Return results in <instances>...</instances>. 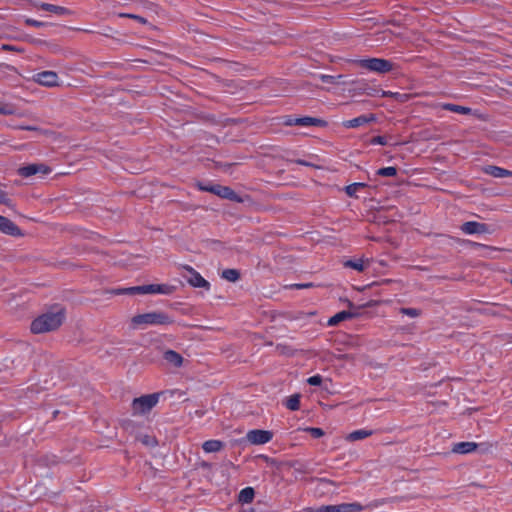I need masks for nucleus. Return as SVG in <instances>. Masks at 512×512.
<instances>
[{
  "label": "nucleus",
  "instance_id": "nucleus-40",
  "mask_svg": "<svg viewBox=\"0 0 512 512\" xmlns=\"http://www.w3.org/2000/svg\"><path fill=\"white\" fill-rule=\"evenodd\" d=\"M371 144L373 145H386L387 141L384 136H375L371 139Z\"/></svg>",
  "mask_w": 512,
  "mask_h": 512
},
{
  "label": "nucleus",
  "instance_id": "nucleus-9",
  "mask_svg": "<svg viewBox=\"0 0 512 512\" xmlns=\"http://www.w3.org/2000/svg\"><path fill=\"white\" fill-rule=\"evenodd\" d=\"M210 193L215 194L223 199H227L236 203H242L243 199L233 189L228 186H222L219 184L212 185Z\"/></svg>",
  "mask_w": 512,
  "mask_h": 512
},
{
  "label": "nucleus",
  "instance_id": "nucleus-51",
  "mask_svg": "<svg viewBox=\"0 0 512 512\" xmlns=\"http://www.w3.org/2000/svg\"><path fill=\"white\" fill-rule=\"evenodd\" d=\"M21 129L29 130V131H36V130H38V128L34 127V126H25V127H21Z\"/></svg>",
  "mask_w": 512,
  "mask_h": 512
},
{
  "label": "nucleus",
  "instance_id": "nucleus-12",
  "mask_svg": "<svg viewBox=\"0 0 512 512\" xmlns=\"http://www.w3.org/2000/svg\"><path fill=\"white\" fill-rule=\"evenodd\" d=\"M0 231L13 237H20L23 235L21 229L13 221L2 215H0Z\"/></svg>",
  "mask_w": 512,
  "mask_h": 512
},
{
  "label": "nucleus",
  "instance_id": "nucleus-43",
  "mask_svg": "<svg viewBox=\"0 0 512 512\" xmlns=\"http://www.w3.org/2000/svg\"><path fill=\"white\" fill-rule=\"evenodd\" d=\"M353 83L356 84V87L353 90L358 94H363L362 83H366V82L365 81H357V82H353Z\"/></svg>",
  "mask_w": 512,
  "mask_h": 512
},
{
  "label": "nucleus",
  "instance_id": "nucleus-47",
  "mask_svg": "<svg viewBox=\"0 0 512 512\" xmlns=\"http://www.w3.org/2000/svg\"><path fill=\"white\" fill-rule=\"evenodd\" d=\"M212 185H199L200 190L210 192Z\"/></svg>",
  "mask_w": 512,
  "mask_h": 512
},
{
  "label": "nucleus",
  "instance_id": "nucleus-2",
  "mask_svg": "<svg viewBox=\"0 0 512 512\" xmlns=\"http://www.w3.org/2000/svg\"><path fill=\"white\" fill-rule=\"evenodd\" d=\"M131 322L134 326L145 327L147 325H169L174 322L173 318L167 313L153 311L144 314L135 315Z\"/></svg>",
  "mask_w": 512,
  "mask_h": 512
},
{
  "label": "nucleus",
  "instance_id": "nucleus-33",
  "mask_svg": "<svg viewBox=\"0 0 512 512\" xmlns=\"http://www.w3.org/2000/svg\"><path fill=\"white\" fill-rule=\"evenodd\" d=\"M146 285L141 286H133L126 288V291L129 295H135V294H146Z\"/></svg>",
  "mask_w": 512,
  "mask_h": 512
},
{
  "label": "nucleus",
  "instance_id": "nucleus-36",
  "mask_svg": "<svg viewBox=\"0 0 512 512\" xmlns=\"http://www.w3.org/2000/svg\"><path fill=\"white\" fill-rule=\"evenodd\" d=\"M306 431L313 437V438H320L324 435V431L321 428L317 427H308L306 428Z\"/></svg>",
  "mask_w": 512,
  "mask_h": 512
},
{
  "label": "nucleus",
  "instance_id": "nucleus-19",
  "mask_svg": "<svg viewBox=\"0 0 512 512\" xmlns=\"http://www.w3.org/2000/svg\"><path fill=\"white\" fill-rule=\"evenodd\" d=\"M354 316H355V314H353L350 311H345V310L340 311V312L336 313L334 316H332L331 318H329L327 324L329 326H335L346 319L353 318Z\"/></svg>",
  "mask_w": 512,
  "mask_h": 512
},
{
  "label": "nucleus",
  "instance_id": "nucleus-18",
  "mask_svg": "<svg viewBox=\"0 0 512 512\" xmlns=\"http://www.w3.org/2000/svg\"><path fill=\"white\" fill-rule=\"evenodd\" d=\"M477 447L478 445L474 442H459L453 446L452 452L458 454H468L475 451Z\"/></svg>",
  "mask_w": 512,
  "mask_h": 512
},
{
  "label": "nucleus",
  "instance_id": "nucleus-17",
  "mask_svg": "<svg viewBox=\"0 0 512 512\" xmlns=\"http://www.w3.org/2000/svg\"><path fill=\"white\" fill-rule=\"evenodd\" d=\"M484 172L495 178H505L512 176V171L494 165L486 166L484 168Z\"/></svg>",
  "mask_w": 512,
  "mask_h": 512
},
{
  "label": "nucleus",
  "instance_id": "nucleus-48",
  "mask_svg": "<svg viewBox=\"0 0 512 512\" xmlns=\"http://www.w3.org/2000/svg\"><path fill=\"white\" fill-rule=\"evenodd\" d=\"M384 504V500H376L373 503H371L369 506L378 507L379 505Z\"/></svg>",
  "mask_w": 512,
  "mask_h": 512
},
{
  "label": "nucleus",
  "instance_id": "nucleus-5",
  "mask_svg": "<svg viewBox=\"0 0 512 512\" xmlns=\"http://www.w3.org/2000/svg\"><path fill=\"white\" fill-rule=\"evenodd\" d=\"M283 124L285 126H316V127H326L327 122L320 118L304 116V117H293L291 115L286 116L284 118Z\"/></svg>",
  "mask_w": 512,
  "mask_h": 512
},
{
  "label": "nucleus",
  "instance_id": "nucleus-35",
  "mask_svg": "<svg viewBox=\"0 0 512 512\" xmlns=\"http://www.w3.org/2000/svg\"><path fill=\"white\" fill-rule=\"evenodd\" d=\"M25 22L27 23V25L31 28H36V29H41V28H46L47 25L45 22H41V21H37V20H33V19H30V18H27L25 20Z\"/></svg>",
  "mask_w": 512,
  "mask_h": 512
},
{
  "label": "nucleus",
  "instance_id": "nucleus-46",
  "mask_svg": "<svg viewBox=\"0 0 512 512\" xmlns=\"http://www.w3.org/2000/svg\"><path fill=\"white\" fill-rule=\"evenodd\" d=\"M312 284L308 283V284H295L293 285L295 288L297 289H303V288H307V287H310Z\"/></svg>",
  "mask_w": 512,
  "mask_h": 512
},
{
  "label": "nucleus",
  "instance_id": "nucleus-41",
  "mask_svg": "<svg viewBox=\"0 0 512 512\" xmlns=\"http://www.w3.org/2000/svg\"><path fill=\"white\" fill-rule=\"evenodd\" d=\"M291 162L296 163L298 165L307 166V167L319 168V166H317V165H315V164H313L311 162L302 160V159L291 160Z\"/></svg>",
  "mask_w": 512,
  "mask_h": 512
},
{
  "label": "nucleus",
  "instance_id": "nucleus-8",
  "mask_svg": "<svg viewBox=\"0 0 512 512\" xmlns=\"http://www.w3.org/2000/svg\"><path fill=\"white\" fill-rule=\"evenodd\" d=\"M184 270L185 273L183 274V277L191 286L197 288H205L206 290L210 289V283L205 280L194 268L190 266H184Z\"/></svg>",
  "mask_w": 512,
  "mask_h": 512
},
{
  "label": "nucleus",
  "instance_id": "nucleus-20",
  "mask_svg": "<svg viewBox=\"0 0 512 512\" xmlns=\"http://www.w3.org/2000/svg\"><path fill=\"white\" fill-rule=\"evenodd\" d=\"M373 434L372 430L359 429L349 433L346 436V440L350 442L358 441L370 437Z\"/></svg>",
  "mask_w": 512,
  "mask_h": 512
},
{
  "label": "nucleus",
  "instance_id": "nucleus-14",
  "mask_svg": "<svg viewBox=\"0 0 512 512\" xmlns=\"http://www.w3.org/2000/svg\"><path fill=\"white\" fill-rule=\"evenodd\" d=\"M376 120L374 114L360 115L356 118L346 120L342 123L345 128H358Z\"/></svg>",
  "mask_w": 512,
  "mask_h": 512
},
{
  "label": "nucleus",
  "instance_id": "nucleus-34",
  "mask_svg": "<svg viewBox=\"0 0 512 512\" xmlns=\"http://www.w3.org/2000/svg\"><path fill=\"white\" fill-rule=\"evenodd\" d=\"M400 313L407 315L409 317L415 318L421 314V311L416 308H401Z\"/></svg>",
  "mask_w": 512,
  "mask_h": 512
},
{
  "label": "nucleus",
  "instance_id": "nucleus-42",
  "mask_svg": "<svg viewBox=\"0 0 512 512\" xmlns=\"http://www.w3.org/2000/svg\"><path fill=\"white\" fill-rule=\"evenodd\" d=\"M468 243H469V245L472 248H481V249H486V250H495V248L487 246L485 244H481V243H477V242H472V241H468Z\"/></svg>",
  "mask_w": 512,
  "mask_h": 512
},
{
  "label": "nucleus",
  "instance_id": "nucleus-54",
  "mask_svg": "<svg viewBox=\"0 0 512 512\" xmlns=\"http://www.w3.org/2000/svg\"><path fill=\"white\" fill-rule=\"evenodd\" d=\"M342 79H343V78H339V82H340L339 84H346V82H345V81H343Z\"/></svg>",
  "mask_w": 512,
  "mask_h": 512
},
{
  "label": "nucleus",
  "instance_id": "nucleus-15",
  "mask_svg": "<svg viewBox=\"0 0 512 512\" xmlns=\"http://www.w3.org/2000/svg\"><path fill=\"white\" fill-rule=\"evenodd\" d=\"M146 294L170 295L175 291V287L168 284H147Z\"/></svg>",
  "mask_w": 512,
  "mask_h": 512
},
{
  "label": "nucleus",
  "instance_id": "nucleus-27",
  "mask_svg": "<svg viewBox=\"0 0 512 512\" xmlns=\"http://www.w3.org/2000/svg\"><path fill=\"white\" fill-rule=\"evenodd\" d=\"M363 85V94H366L371 97H381L382 89L376 86H371L368 83H362Z\"/></svg>",
  "mask_w": 512,
  "mask_h": 512
},
{
  "label": "nucleus",
  "instance_id": "nucleus-26",
  "mask_svg": "<svg viewBox=\"0 0 512 512\" xmlns=\"http://www.w3.org/2000/svg\"><path fill=\"white\" fill-rule=\"evenodd\" d=\"M344 266L347 267V268H351V269H354L358 272H362L365 270V263L362 259H355V260H347L345 263H344Z\"/></svg>",
  "mask_w": 512,
  "mask_h": 512
},
{
  "label": "nucleus",
  "instance_id": "nucleus-53",
  "mask_svg": "<svg viewBox=\"0 0 512 512\" xmlns=\"http://www.w3.org/2000/svg\"><path fill=\"white\" fill-rule=\"evenodd\" d=\"M381 44H388V42H386V38L385 37L382 39Z\"/></svg>",
  "mask_w": 512,
  "mask_h": 512
},
{
  "label": "nucleus",
  "instance_id": "nucleus-23",
  "mask_svg": "<svg viewBox=\"0 0 512 512\" xmlns=\"http://www.w3.org/2000/svg\"><path fill=\"white\" fill-rule=\"evenodd\" d=\"M300 394H293L289 396L285 402L284 405L287 409L291 411H297L300 408Z\"/></svg>",
  "mask_w": 512,
  "mask_h": 512
},
{
  "label": "nucleus",
  "instance_id": "nucleus-1",
  "mask_svg": "<svg viewBox=\"0 0 512 512\" xmlns=\"http://www.w3.org/2000/svg\"><path fill=\"white\" fill-rule=\"evenodd\" d=\"M65 319V312L62 308L48 311L34 319L31 323V332L41 334L58 329Z\"/></svg>",
  "mask_w": 512,
  "mask_h": 512
},
{
  "label": "nucleus",
  "instance_id": "nucleus-22",
  "mask_svg": "<svg viewBox=\"0 0 512 512\" xmlns=\"http://www.w3.org/2000/svg\"><path fill=\"white\" fill-rule=\"evenodd\" d=\"M255 491L252 487L242 489L238 495V501L243 504L251 503L254 499Z\"/></svg>",
  "mask_w": 512,
  "mask_h": 512
},
{
  "label": "nucleus",
  "instance_id": "nucleus-4",
  "mask_svg": "<svg viewBox=\"0 0 512 512\" xmlns=\"http://www.w3.org/2000/svg\"><path fill=\"white\" fill-rule=\"evenodd\" d=\"M159 393H152L135 398L132 402V409L135 414L149 412L159 401Z\"/></svg>",
  "mask_w": 512,
  "mask_h": 512
},
{
  "label": "nucleus",
  "instance_id": "nucleus-24",
  "mask_svg": "<svg viewBox=\"0 0 512 512\" xmlns=\"http://www.w3.org/2000/svg\"><path fill=\"white\" fill-rule=\"evenodd\" d=\"M444 109L451 111V112L458 113V114H463V115H468L471 113V108L456 105V104H445Z\"/></svg>",
  "mask_w": 512,
  "mask_h": 512
},
{
  "label": "nucleus",
  "instance_id": "nucleus-29",
  "mask_svg": "<svg viewBox=\"0 0 512 512\" xmlns=\"http://www.w3.org/2000/svg\"><path fill=\"white\" fill-rule=\"evenodd\" d=\"M377 175L383 177H393L397 174V169L395 167H383L377 170Z\"/></svg>",
  "mask_w": 512,
  "mask_h": 512
},
{
  "label": "nucleus",
  "instance_id": "nucleus-3",
  "mask_svg": "<svg viewBox=\"0 0 512 512\" xmlns=\"http://www.w3.org/2000/svg\"><path fill=\"white\" fill-rule=\"evenodd\" d=\"M360 67L368 69L373 72L385 74L393 69V63L389 60L382 58H368L358 60Z\"/></svg>",
  "mask_w": 512,
  "mask_h": 512
},
{
  "label": "nucleus",
  "instance_id": "nucleus-6",
  "mask_svg": "<svg viewBox=\"0 0 512 512\" xmlns=\"http://www.w3.org/2000/svg\"><path fill=\"white\" fill-rule=\"evenodd\" d=\"M461 231L467 235L473 234H492L495 231L493 225L481 223L477 221H467L464 222L461 227Z\"/></svg>",
  "mask_w": 512,
  "mask_h": 512
},
{
  "label": "nucleus",
  "instance_id": "nucleus-39",
  "mask_svg": "<svg viewBox=\"0 0 512 512\" xmlns=\"http://www.w3.org/2000/svg\"><path fill=\"white\" fill-rule=\"evenodd\" d=\"M0 204H4L6 206H10L11 199L8 197L7 192L0 189Z\"/></svg>",
  "mask_w": 512,
  "mask_h": 512
},
{
  "label": "nucleus",
  "instance_id": "nucleus-13",
  "mask_svg": "<svg viewBox=\"0 0 512 512\" xmlns=\"http://www.w3.org/2000/svg\"><path fill=\"white\" fill-rule=\"evenodd\" d=\"M35 80L47 87H53L58 84V75L54 71H42L35 75Z\"/></svg>",
  "mask_w": 512,
  "mask_h": 512
},
{
  "label": "nucleus",
  "instance_id": "nucleus-37",
  "mask_svg": "<svg viewBox=\"0 0 512 512\" xmlns=\"http://www.w3.org/2000/svg\"><path fill=\"white\" fill-rule=\"evenodd\" d=\"M322 381H323V378L319 374L313 375L307 379V383L311 386H319V385H321Z\"/></svg>",
  "mask_w": 512,
  "mask_h": 512
},
{
  "label": "nucleus",
  "instance_id": "nucleus-49",
  "mask_svg": "<svg viewBox=\"0 0 512 512\" xmlns=\"http://www.w3.org/2000/svg\"><path fill=\"white\" fill-rule=\"evenodd\" d=\"M129 17H132V18L136 19L137 21H139V22H141L143 24H146V20L141 18V17H139V16L129 15Z\"/></svg>",
  "mask_w": 512,
  "mask_h": 512
},
{
  "label": "nucleus",
  "instance_id": "nucleus-32",
  "mask_svg": "<svg viewBox=\"0 0 512 512\" xmlns=\"http://www.w3.org/2000/svg\"><path fill=\"white\" fill-rule=\"evenodd\" d=\"M381 97H391V98H395L396 100L403 101L404 98H406V95L400 94L398 92L385 91L382 89Z\"/></svg>",
  "mask_w": 512,
  "mask_h": 512
},
{
  "label": "nucleus",
  "instance_id": "nucleus-7",
  "mask_svg": "<svg viewBox=\"0 0 512 512\" xmlns=\"http://www.w3.org/2000/svg\"><path fill=\"white\" fill-rule=\"evenodd\" d=\"M364 506L358 502L341 503L338 505H322L313 512H361Z\"/></svg>",
  "mask_w": 512,
  "mask_h": 512
},
{
  "label": "nucleus",
  "instance_id": "nucleus-38",
  "mask_svg": "<svg viewBox=\"0 0 512 512\" xmlns=\"http://www.w3.org/2000/svg\"><path fill=\"white\" fill-rule=\"evenodd\" d=\"M344 190H345V193L349 197H357L356 193H357L358 189H357V186H354L353 183L350 184V185H347Z\"/></svg>",
  "mask_w": 512,
  "mask_h": 512
},
{
  "label": "nucleus",
  "instance_id": "nucleus-16",
  "mask_svg": "<svg viewBox=\"0 0 512 512\" xmlns=\"http://www.w3.org/2000/svg\"><path fill=\"white\" fill-rule=\"evenodd\" d=\"M164 360L173 367H180L183 364V357L174 350H166L163 353Z\"/></svg>",
  "mask_w": 512,
  "mask_h": 512
},
{
  "label": "nucleus",
  "instance_id": "nucleus-31",
  "mask_svg": "<svg viewBox=\"0 0 512 512\" xmlns=\"http://www.w3.org/2000/svg\"><path fill=\"white\" fill-rule=\"evenodd\" d=\"M15 113V107L12 104L0 102V114L1 115H12Z\"/></svg>",
  "mask_w": 512,
  "mask_h": 512
},
{
  "label": "nucleus",
  "instance_id": "nucleus-25",
  "mask_svg": "<svg viewBox=\"0 0 512 512\" xmlns=\"http://www.w3.org/2000/svg\"><path fill=\"white\" fill-rule=\"evenodd\" d=\"M221 277L229 282H236L240 279V272L237 269H225Z\"/></svg>",
  "mask_w": 512,
  "mask_h": 512
},
{
  "label": "nucleus",
  "instance_id": "nucleus-11",
  "mask_svg": "<svg viewBox=\"0 0 512 512\" xmlns=\"http://www.w3.org/2000/svg\"><path fill=\"white\" fill-rule=\"evenodd\" d=\"M246 437L250 443L260 445L268 443L272 439L273 434L270 431L255 429L250 430Z\"/></svg>",
  "mask_w": 512,
  "mask_h": 512
},
{
  "label": "nucleus",
  "instance_id": "nucleus-28",
  "mask_svg": "<svg viewBox=\"0 0 512 512\" xmlns=\"http://www.w3.org/2000/svg\"><path fill=\"white\" fill-rule=\"evenodd\" d=\"M339 78H344V76L343 75L334 76V75H327V74L319 75V79L323 83H329V84H339L340 83Z\"/></svg>",
  "mask_w": 512,
  "mask_h": 512
},
{
  "label": "nucleus",
  "instance_id": "nucleus-21",
  "mask_svg": "<svg viewBox=\"0 0 512 512\" xmlns=\"http://www.w3.org/2000/svg\"><path fill=\"white\" fill-rule=\"evenodd\" d=\"M224 447V443L220 440H207L202 444V449L206 453H214L220 451Z\"/></svg>",
  "mask_w": 512,
  "mask_h": 512
},
{
  "label": "nucleus",
  "instance_id": "nucleus-45",
  "mask_svg": "<svg viewBox=\"0 0 512 512\" xmlns=\"http://www.w3.org/2000/svg\"><path fill=\"white\" fill-rule=\"evenodd\" d=\"M141 441H142L144 444L148 445V444H150V443L154 442V439L146 435V436H144V437L141 439Z\"/></svg>",
  "mask_w": 512,
  "mask_h": 512
},
{
  "label": "nucleus",
  "instance_id": "nucleus-10",
  "mask_svg": "<svg viewBox=\"0 0 512 512\" xmlns=\"http://www.w3.org/2000/svg\"><path fill=\"white\" fill-rule=\"evenodd\" d=\"M50 172H51L50 167H48L45 164H41V163L40 164H38V163L28 164V165L20 167L18 169V174L25 178L31 177L36 174L46 175V174H49Z\"/></svg>",
  "mask_w": 512,
  "mask_h": 512
},
{
  "label": "nucleus",
  "instance_id": "nucleus-52",
  "mask_svg": "<svg viewBox=\"0 0 512 512\" xmlns=\"http://www.w3.org/2000/svg\"><path fill=\"white\" fill-rule=\"evenodd\" d=\"M2 48H3L4 50H13V49H14V47H12V46H10V45H3V46H2Z\"/></svg>",
  "mask_w": 512,
  "mask_h": 512
},
{
  "label": "nucleus",
  "instance_id": "nucleus-44",
  "mask_svg": "<svg viewBox=\"0 0 512 512\" xmlns=\"http://www.w3.org/2000/svg\"><path fill=\"white\" fill-rule=\"evenodd\" d=\"M109 292L111 294H115V295L128 294L127 291H126V288L112 289Z\"/></svg>",
  "mask_w": 512,
  "mask_h": 512
},
{
  "label": "nucleus",
  "instance_id": "nucleus-30",
  "mask_svg": "<svg viewBox=\"0 0 512 512\" xmlns=\"http://www.w3.org/2000/svg\"><path fill=\"white\" fill-rule=\"evenodd\" d=\"M40 8L43 10H46V11L57 13V14H61V13L65 12V9L63 7L52 5V4H47V3L41 4Z\"/></svg>",
  "mask_w": 512,
  "mask_h": 512
},
{
  "label": "nucleus",
  "instance_id": "nucleus-50",
  "mask_svg": "<svg viewBox=\"0 0 512 512\" xmlns=\"http://www.w3.org/2000/svg\"><path fill=\"white\" fill-rule=\"evenodd\" d=\"M353 184H354V186H357L358 190L367 186V184L362 183V182H355Z\"/></svg>",
  "mask_w": 512,
  "mask_h": 512
}]
</instances>
